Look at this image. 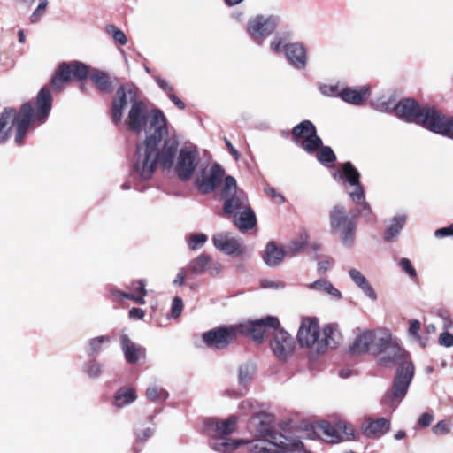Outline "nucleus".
<instances>
[{
    "instance_id": "obj_7",
    "label": "nucleus",
    "mask_w": 453,
    "mask_h": 453,
    "mask_svg": "<svg viewBox=\"0 0 453 453\" xmlns=\"http://www.w3.org/2000/svg\"><path fill=\"white\" fill-rule=\"evenodd\" d=\"M331 231L339 234L344 246L351 247L355 240L356 223L347 215L344 207L336 205L329 214Z\"/></svg>"
},
{
    "instance_id": "obj_61",
    "label": "nucleus",
    "mask_w": 453,
    "mask_h": 453,
    "mask_svg": "<svg viewBox=\"0 0 453 453\" xmlns=\"http://www.w3.org/2000/svg\"><path fill=\"white\" fill-rule=\"evenodd\" d=\"M154 434V428L146 427L142 430H135V436L137 442H143L149 438H150Z\"/></svg>"
},
{
    "instance_id": "obj_43",
    "label": "nucleus",
    "mask_w": 453,
    "mask_h": 453,
    "mask_svg": "<svg viewBox=\"0 0 453 453\" xmlns=\"http://www.w3.org/2000/svg\"><path fill=\"white\" fill-rule=\"evenodd\" d=\"M395 99L392 96L387 97V96H381L376 99H373L371 102L372 107L380 112H394L395 109Z\"/></svg>"
},
{
    "instance_id": "obj_62",
    "label": "nucleus",
    "mask_w": 453,
    "mask_h": 453,
    "mask_svg": "<svg viewBox=\"0 0 453 453\" xmlns=\"http://www.w3.org/2000/svg\"><path fill=\"white\" fill-rule=\"evenodd\" d=\"M432 429L434 434L437 435H443L449 433V427L444 420L439 421Z\"/></svg>"
},
{
    "instance_id": "obj_50",
    "label": "nucleus",
    "mask_w": 453,
    "mask_h": 453,
    "mask_svg": "<svg viewBox=\"0 0 453 453\" xmlns=\"http://www.w3.org/2000/svg\"><path fill=\"white\" fill-rule=\"evenodd\" d=\"M317 159L324 165L330 166L336 160V157L330 147H321L317 151Z\"/></svg>"
},
{
    "instance_id": "obj_47",
    "label": "nucleus",
    "mask_w": 453,
    "mask_h": 453,
    "mask_svg": "<svg viewBox=\"0 0 453 453\" xmlns=\"http://www.w3.org/2000/svg\"><path fill=\"white\" fill-rule=\"evenodd\" d=\"M111 339L108 335H100L88 340L87 353L88 356H95L101 352L104 345L109 344Z\"/></svg>"
},
{
    "instance_id": "obj_15",
    "label": "nucleus",
    "mask_w": 453,
    "mask_h": 453,
    "mask_svg": "<svg viewBox=\"0 0 453 453\" xmlns=\"http://www.w3.org/2000/svg\"><path fill=\"white\" fill-rule=\"evenodd\" d=\"M297 340L301 347L309 349L312 354H319L318 348L320 344V330L316 319L305 318L302 320Z\"/></svg>"
},
{
    "instance_id": "obj_21",
    "label": "nucleus",
    "mask_w": 453,
    "mask_h": 453,
    "mask_svg": "<svg viewBox=\"0 0 453 453\" xmlns=\"http://www.w3.org/2000/svg\"><path fill=\"white\" fill-rule=\"evenodd\" d=\"M188 270L192 274L199 275L203 273H208L211 276H216L220 273L222 265L219 262L212 260V258L206 254H201L188 263Z\"/></svg>"
},
{
    "instance_id": "obj_37",
    "label": "nucleus",
    "mask_w": 453,
    "mask_h": 453,
    "mask_svg": "<svg viewBox=\"0 0 453 453\" xmlns=\"http://www.w3.org/2000/svg\"><path fill=\"white\" fill-rule=\"evenodd\" d=\"M380 363L384 365L389 364H398L399 365L405 360H411L409 354L399 346V351L386 350L381 354Z\"/></svg>"
},
{
    "instance_id": "obj_39",
    "label": "nucleus",
    "mask_w": 453,
    "mask_h": 453,
    "mask_svg": "<svg viewBox=\"0 0 453 453\" xmlns=\"http://www.w3.org/2000/svg\"><path fill=\"white\" fill-rule=\"evenodd\" d=\"M309 236L306 232L302 233L297 239L292 240L285 250L286 256L295 257L301 253L308 245Z\"/></svg>"
},
{
    "instance_id": "obj_35",
    "label": "nucleus",
    "mask_w": 453,
    "mask_h": 453,
    "mask_svg": "<svg viewBox=\"0 0 453 453\" xmlns=\"http://www.w3.org/2000/svg\"><path fill=\"white\" fill-rule=\"evenodd\" d=\"M285 256V250L282 248L278 247L274 242H269L266 245L263 258L267 265L275 266L283 260Z\"/></svg>"
},
{
    "instance_id": "obj_46",
    "label": "nucleus",
    "mask_w": 453,
    "mask_h": 453,
    "mask_svg": "<svg viewBox=\"0 0 453 453\" xmlns=\"http://www.w3.org/2000/svg\"><path fill=\"white\" fill-rule=\"evenodd\" d=\"M145 395L153 403H162L168 398L169 394L163 387L152 384L147 388Z\"/></svg>"
},
{
    "instance_id": "obj_36",
    "label": "nucleus",
    "mask_w": 453,
    "mask_h": 453,
    "mask_svg": "<svg viewBox=\"0 0 453 453\" xmlns=\"http://www.w3.org/2000/svg\"><path fill=\"white\" fill-rule=\"evenodd\" d=\"M88 75L92 82L100 91L110 92L111 81L107 73L98 69H92L90 72L88 71Z\"/></svg>"
},
{
    "instance_id": "obj_45",
    "label": "nucleus",
    "mask_w": 453,
    "mask_h": 453,
    "mask_svg": "<svg viewBox=\"0 0 453 453\" xmlns=\"http://www.w3.org/2000/svg\"><path fill=\"white\" fill-rule=\"evenodd\" d=\"M319 429L325 441L335 443L342 441V436L338 430L330 423L324 421L319 426Z\"/></svg>"
},
{
    "instance_id": "obj_51",
    "label": "nucleus",
    "mask_w": 453,
    "mask_h": 453,
    "mask_svg": "<svg viewBox=\"0 0 453 453\" xmlns=\"http://www.w3.org/2000/svg\"><path fill=\"white\" fill-rule=\"evenodd\" d=\"M105 32L110 35L115 42L119 45H126L127 43V38L124 32L118 28L116 26L110 24L105 27Z\"/></svg>"
},
{
    "instance_id": "obj_38",
    "label": "nucleus",
    "mask_w": 453,
    "mask_h": 453,
    "mask_svg": "<svg viewBox=\"0 0 453 453\" xmlns=\"http://www.w3.org/2000/svg\"><path fill=\"white\" fill-rule=\"evenodd\" d=\"M316 129L315 126L310 120H303L298 125L295 126L291 131L292 139L295 143H299V141L305 139Z\"/></svg>"
},
{
    "instance_id": "obj_54",
    "label": "nucleus",
    "mask_w": 453,
    "mask_h": 453,
    "mask_svg": "<svg viewBox=\"0 0 453 453\" xmlns=\"http://www.w3.org/2000/svg\"><path fill=\"white\" fill-rule=\"evenodd\" d=\"M342 88L338 84H323L319 86V91L326 96L341 97Z\"/></svg>"
},
{
    "instance_id": "obj_42",
    "label": "nucleus",
    "mask_w": 453,
    "mask_h": 453,
    "mask_svg": "<svg viewBox=\"0 0 453 453\" xmlns=\"http://www.w3.org/2000/svg\"><path fill=\"white\" fill-rule=\"evenodd\" d=\"M81 369L83 373H85L88 378L96 379L103 374L104 365L98 360L91 358L82 365Z\"/></svg>"
},
{
    "instance_id": "obj_22",
    "label": "nucleus",
    "mask_w": 453,
    "mask_h": 453,
    "mask_svg": "<svg viewBox=\"0 0 453 453\" xmlns=\"http://www.w3.org/2000/svg\"><path fill=\"white\" fill-rule=\"evenodd\" d=\"M386 350L399 351V345L393 342L388 330L377 329L372 331V342L371 354L381 355Z\"/></svg>"
},
{
    "instance_id": "obj_3",
    "label": "nucleus",
    "mask_w": 453,
    "mask_h": 453,
    "mask_svg": "<svg viewBox=\"0 0 453 453\" xmlns=\"http://www.w3.org/2000/svg\"><path fill=\"white\" fill-rule=\"evenodd\" d=\"M395 115L402 120L453 139V117H446L433 106H421L414 99L403 98L396 102Z\"/></svg>"
},
{
    "instance_id": "obj_14",
    "label": "nucleus",
    "mask_w": 453,
    "mask_h": 453,
    "mask_svg": "<svg viewBox=\"0 0 453 453\" xmlns=\"http://www.w3.org/2000/svg\"><path fill=\"white\" fill-rule=\"evenodd\" d=\"M269 346L273 355L280 361H287L294 354L296 348L295 339L280 326L275 327L272 333Z\"/></svg>"
},
{
    "instance_id": "obj_27",
    "label": "nucleus",
    "mask_w": 453,
    "mask_h": 453,
    "mask_svg": "<svg viewBox=\"0 0 453 453\" xmlns=\"http://www.w3.org/2000/svg\"><path fill=\"white\" fill-rule=\"evenodd\" d=\"M370 90L366 86L359 88L342 87L341 99L353 105H361L369 96Z\"/></svg>"
},
{
    "instance_id": "obj_49",
    "label": "nucleus",
    "mask_w": 453,
    "mask_h": 453,
    "mask_svg": "<svg viewBox=\"0 0 453 453\" xmlns=\"http://www.w3.org/2000/svg\"><path fill=\"white\" fill-rule=\"evenodd\" d=\"M208 241V236L203 233L191 234L187 238L188 247L190 250L195 251L201 249Z\"/></svg>"
},
{
    "instance_id": "obj_19",
    "label": "nucleus",
    "mask_w": 453,
    "mask_h": 453,
    "mask_svg": "<svg viewBox=\"0 0 453 453\" xmlns=\"http://www.w3.org/2000/svg\"><path fill=\"white\" fill-rule=\"evenodd\" d=\"M162 139L156 143L157 162L163 168L170 169L173 166L174 160L177 158L179 140L176 135H169L165 139L161 148H159Z\"/></svg>"
},
{
    "instance_id": "obj_52",
    "label": "nucleus",
    "mask_w": 453,
    "mask_h": 453,
    "mask_svg": "<svg viewBox=\"0 0 453 453\" xmlns=\"http://www.w3.org/2000/svg\"><path fill=\"white\" fill-rule=\"evenodd\" d=\"M49 6L48 0H39L38 4L35 10L32 12L29 17V21L31 24H36L41 21L42 17L44 16L47 8Z\"/></svg>"
},
{
    "instance_id": "obj_18",
    "label": "nucleus",
    "mask_w": 453,
    "mask_h": 453,
    "mask_svg": "<svg viewBox=\"0 0 453 453\" xmlns=\"http://www.w3.org/2000/svg\"><path fill=\"white\" fill-rule=\"evenodd\" d=\"M237 334L238 328L235 325L213 328L203 333L202 338L207 346L222 349L234 342Z\"/></svg>"
},
{
    "instance_id": "obj_10",
    "label": "nucleus",
    "mask_w": 453,
    "mask_h": 453,
    "mask_svg": "<svg viewBox=\"0 0 453 453\" xmlns=\"http://www.w3.org/2000/svg\"><path fill=\"white\" fill-rule=\"evenodd\" d=\"M88 76V66L79 61L62 63L58 65L51 78V86L54 90L61 91L65 83L73 80L82 81Z\"/></svg>"
},
{
    "instance_id": "obj_30",
    "label": "nucleus",
    "mask_w": 453,
    "mask_h": 453,
    "mask_svg": "<svg viewBox=\"0 0 453 453\" xmlns=\"http://www.w3.org/2000/svg\"><path fill=\"white\" fill-rule=\"evenodd\" d=\"M120 343L125 358L128 363L134 364L141 357H144L143 348L133 342L127 334L120 336Z\"/></svg>"
},
{
    "instance_id": "obj_23",
    "label": "nucleus",
    "mask_w": 453,
    "mask_h": 453,
    "mask_svg": "<svg viewBox=\"0 0 453 453\" xmlns=\"http://www.w3.org/2000/svg\"><path fill=\"white\" fill-rule=\"evenodd\" d=\"M389 429L390 421L386 418L373 419L371 417H365L361 425L363 434L369 438H379L387 434Z\"/></svg>"
},
{
    "instance_id": "obj_12",
    "label": "nucleus",
    "mask_w": 453,
    "mask_h": 453,
    "mask_svg": "<svg viewBox=\"0 0 453 453\" xmlns=\"http://www.w3.org/2000/svg\"><path fill=\"white\" fill-rule=\"evenodd\" d=\"M280 326L278 318L267 316L265 318L250 320L237 325L238 334L251 337L254 341L261 342L265 335H271L275 327Z\"/></svg>"
},
{
    "instance_id": "obj_33",
    "label": "nucleus",
    "mask_w": 453,
    "mask_h": 453,
    "mask_svg": "<svg viewBox=\"0 0 453 453\" xmlns=\"http://www.w3.org/2000/svg\"><path fill=\"white\" fill-rule=\"evenodd\" d=\"M137 398L136 391L133 388L122 387L119 388L113 396V405L123 408L133 403Z\"/></svg>"
},
{
    "instance_id": "obj_53",
    "label": "nucleus",
    "mask_w": 453,
    "mask_h": 453,
    "mask_svg": "<svg viewBox=\"0 0 453 453\" xmlns=\"http://www.w3.org/2000/svg\"><path fill=\"white\" fill-rule=\"evenodd\" d=\"M359 206L358 214L363 217L367 222H373L374 217L372 215V208L370 204L365 201V196L356 203Z\"/></svg>"
},
{
    "instance_id": "obj_9",
    "label": "nucleus",
    "mask_w": 453,
    "mask_h": 453,
    "mask_svg": "<svg viewBox=\"0 0 453 453\" xmlns=\"http://www.w3.org/2000/svg\"><path fill=\"white\" fill-rule=\"evenodd\" d=\"M140 98L139 88L134 84H125L119 87L112 99L111 107V120L115 125L121 123L126 107L137 103Z\"/></svg>"
},
{
    "instance_id": "obj_6",
    "label": "nucleus",
    "mask_w": 453,
    "mask_h": 453,
    "mask_svg": "<svg viewBox=\"0 0 453 453\" xmlns=\"http://www.w3.org/2000/svg\"><path fill=\"white\" fill-rule=\"evenodd\" d=\"M414 365L411 360H405L398 365L390 391L382 397V403L395 410L405 397L414 377Z\"/></svg>"
},
{
    "instance_id": "obj_26",
    "label": "nucleus",
    "mask_w": 453,
    "mask_h": 453,
    "mask_svg": "<svg viewBox=\"0 0 453 453\" xmlns=\"http://www.w3.org/2000/svg\"><path fill=\"white\" fill-rule=\"evenodd\" d=\"M342 342V334L336 325H326L320 334V344H319V353H325L328 349L336 348Z\"/></svg>"
},
{
    "instance_id": "obj_2",
    "label": "nucleus",
    "mask_w": 453,
    "mask_h": 453,
    "mask_svg": "<svg viewBox=\"0 0 453 453\" xmlns=\"http://www.w3.org/2000/svg\"><path fill=\"white\" fill-rule=\"evenodd\" d=\"M52 96L48 88L43 87L39 91L35 105L26 103L17 112L14 109H4L0 115V143L5 142L15 128L14 142L18 145L23 143L25 134L31 124L42 125L46 121L50 112Z\"/></svg>"
},
{
    "instance_id": "obj_24",
    "label": "nucleus",
    "mask_w": 453,
    "mask_h": 453,
    "mask_svg": "<svg viewBox=\"0 0 453 453\" xmlns=\"http://www.w3.org/2000/svg\"><path fill=\"white\" fill-rule=\"evenodd\" d=\"M285 57L288 63L296 70H303L307 66V50L301 42H291L286 48Z\"/></svg>"
},
{
    "instance_id": "obj_55",
    "label": "nucleus",
    "mask_w": 453,
    "mask_h": 453,
    "mask_svg": "<svg viewBox=\"0 0 453 453\" xmlns=\"http://www.w3.org/2000/svg\"><path fill=\"white\" fill-rule=\"evenodd\" d=\"M239 410L244 415L255 414L257 411V404L252 400H244L240 403Z\"/></svg>"
},
{
    "instance_id": "obj_32",
    "label": "nucleus",
    "mask_w": 453,
    "mask_h": 453,
    "mask_svg": "<svg viewBox=\"0 0 453 453\" xmlns=\"http://www.w3.org/2000/svg\"><path fill=\"white\" fill-rule=\"evenodd\" d=\"M372 331H365L358 334L350 346L353 356H360L370 352L372 349Z\"/></svg>"
},
{
    "instance_id": "obj_16",
    "label": "nucleus",
    "mask_w": 453,
    "mask_h": 453,
    "mask_svg": "<svg viewBox=\"0 0 453 453\" xmlns=\"http://www.w3.org/2000/svg\"><path fill=\"white\" fill-rule=\"evenodd\" d=\"M225 175V169L219 164H213L209 170L201 165L200 172L196 175L195 184L203 194L214 191Z\"/></svg>"
},
{
    "instance_id": "obj_25",
    "label": "nucleus",
    "mask_w": 453,
    "mask_h": 453,
    "mask_svg": "<svg viewBox=\"0 0 453 453\" xmlns=\"http://www.w3.org/2000/svg\"><path fill=\"white\" fill-rule=\"evenodd\" d=\"M146 281L144 280H138L132 281L128 288L131 290L130 293L122 292L120 290H112L111 295L113 298L121 297L123 299H129L138 304H144V297L147 296V290L145 288Z\"/></svg>"
},
{
    "instance_id": "obj_57",
    "label": "nucleus",
    "mask_w": 453,
    "mask_h": 453,
    "mask_svg": "<svg viewBox=\"0 0 453 453\" xmlns=\"http://www.w3.org/2000/svg\"><path fill=\"white\" fill-rule=\"evenodd\" d=\"M259 284L262 288H271L275 290L283 289L286 287L284 282L270 279H263L260 280Z\"/></svg>"
},
{
    "instance_id": "obj_64",
    "label": "nucleus",
    "mask_w": 453,
    "mask_h": 453,
    "mask_svg": "<svg viewBox=\"0 0 453 453\" xmlns=\"http://www.w3.org/2000/svg\"><path fill=\"white\" fill-rule=\"evenodd\" d=\"M439 342L441 345L445 346L447 348L452 347L453 346V334H451L448 332L441 333L439 337Z\"/></svg>"
},
{
    "instance_id": "obj_34",
    "label": "nucleus",
    "mask_w": 453,
    "mask_h": 453,
    "mask_svg": "<svg viewBox=\"0 0 453 453\" xmlns=\"http://www.w3.org/2000/svg\"><path fill=\"white\" fill-rule=\"evenodd\" d=\"M406 222V216L403 214L396 215L389 221V225L384 233V239L387 242H395L400 232L403 230Z\"/></svg>"
},
{
    "instance_id": "obj_31",
    "label": "nucleus",
    "mask_w": 453,
    "mask_h": 453,
    "mask_svg": "<svg viewBox=\"0 0 453 453\" xmlns=\"http://www.w3.org/2000/svg\"><path fill=\"white\" fill-rule=\"evenodd\" d=\"M349 276L352 282L371 300L377 299V294L372 285L369 283L366 277L357 269L350 268L349 270Z\"/></svg>"
},
{
    "instance_id": "obj_29",
    "label": "nucleus",
    "mask_w": 453,
    "mask_h": 453,
    "mask_svg": "<svg viewBox=\"0 0 453 453\" xmlns=\"http://www.w3.org/2000/svg\"><path fill=\"white\" fill-rule=\"evenodd\" d=\"M305 287L311 291L327 295L333 300H341L342 295L341 291L336 288L329 280L326 279H319L313 282L308 283Z\"/></svg>"
},
{
    "instance_id": "obj_44",
    "label": "nucleus",
    "mask_w": 453,
    "mask_h": 453,
    "mask_svg": "<svg viewBox=\"0 0 453 453\" xmlns=\"http://www.w3.org/2000/svg\"><path fill=\"white\" fill-rule=\"evenodd\" d=\"M420 328V322L418 319H411L409 322L408 334L421 348H426L428 343V338L419 334Z\"/></svg>"
},
{
    "instance_id": "obj_4",
    "label": "nucleus",
    "mask_w": 453,
    "mask_h": 453,
    "mask_svg": "<svg viewBox=\"0 0 453 453\" xmlns=\"http://www.w3.org/2000/svg\"><path fill=\"white\" fill-rule=\"evenodd\" d=\"M126 126L134 133L146 134V138L160 140L168 134L167 120L164 112L157 109L150 110L143 100L133 104L125 119Z\"/></svg>"
},
{
    "instance_id": "obj_20",
    "label": "nucleus",
    "mask_w": 453,
    "mask_h": 453,
    "mask_svg": "<svg viewBox=\"0 0 453 453\" xmlns=\"http://www.w3.org/2000/svg\"><path fill=\"white\" fill-rule=\"evenodd\" d=\"M211 240L214 247L226 255H242L246 251L242 242L231 233H216L212 235Z\"/></svg>"
},
{
    "instance_id": "obj_48",
    "label": "nucleus",
    "mask_w": 453,
    "mask_h": 453,
    "mask_svg": "<svg viewBox=\"0 0 453 453\" xmlns=\"http://www.w3.org/2000/svg\"><path fill=\"white\" fill-rule=\"evenodd\" d=\"M256 372V366L252 363H245L239 367L238 379L242 385L250 383Z\"/></svg>"
},
{
    "instance_id": "obj_59",
    "label": "nucleus",
    "mask_w": 453,
    "mask_h": 453,
    "mask_svg": "<svg viewBox=\"0 0 453 453\" xmlns=\"http://www.w3.org/2000/svg\"><path fill=\"white\" fill-rule=\"evenodd\" d=\"M264 191L270 197L275 199L279 204H282L286 201L284 196L279 193L273 187H271L270 185H266L264 188Z\"/></svg>"
},
{
    "instance_id": "obj_1",
    "label": "nucleus",
    "mask_w": 453,
    "mask_h": 453,
    "mask_svg": "<svg viewBox=\"0 0 453 453\" xmlns=\"http://www.w3.org/2000/svg\"><path fill=\"white\" fill-rule=\"evenodd\" d=\"M236 416L219 421L209 418L204 421V429L211 437V448L220 453H228L241 448L242 451L249 453H282L287 449V439L271 430L268 422L262 420L260 416H254L250 420V427H256L258 437L250 441L230 440L226 436L236 427Z\"/></svg>"
},
{
    "instance_id": "obj_8",
    "label": "nucleus",
    "mask_w": 453,
    "mask_h": 453,
    "mask_svg": "<svg viewBox=\"0 0 453 453\" xmlns=\"http://www.w3.org/2000/svg\"><path fill=\"white\" fill-rule=\"evenodd\" d=\"M221 197L224 200V213L229 216L250 204L246 193L238 188L236 180L230 175L224 180Z\"/></svg>"
},
{
    "instance_id": "obj_17",
    "label": "nucleus",
    "mask_w": 453,
    "mask_h": 453,
    "mask_svg": "<svg viewBox=\"0 0 453 453\" xmlns=\"http://www.w3.org/2000/svg\"><path fill=\"white\" fill-rule=\"evenodd\" d=\"M334 177V179H342L345 183L353 187V190L348 192L353 203H358L365 197V191L360 183V173L350 162L342 164Z\"/></svg>"
},
{
    "instance_id": "obj_5",
    "label": "nucleus",
    "mask_w": 453,
    "mask_h": 453,
    "mask_svg": "<svg viewBox=\"0 0 453 453\" xmlns=\"http://www.w3.org/2000/svg\"><path fill=\"white\" fill-rule=\"evenodd\" d=\"M159 140L150 136L143 143L138 144L130 177L134 180L150 179L157 168L156 143Z\"/></svg>"
},
{
    "instance_id": "obj_28",
    "label": "nucleus",
    "mask_w": 453,
    "mask_h": 453,
    "mask_svg": "<svg viewBox=\"0 0 453 453\" xmlns=\"http://www.w3.org/2000/svg\"><path fill=\"white\" fill-rule=\"evenodd\" d=\"M230 216L233 218L234 225L240 231L250 230L257 225L255 212L250 204L243 209H241L236 214H232Z\"/></svg>"
},
{
    "instance_id": "obj_40",
    "label": "nucleus",
    "mask_w": 453,
    "mask_h": 453,
    "mask_svg": "<svg viewBox=\"0 0 453 453\" xmlns=\"http://www.w3.org/2000/svg\"><path fill=\"white\" fill-rule=\"evenodd\" d=\"M290 36L288 33H277L270 42V50L275 54L286 53V48L290 45Z\"/></svg>"
},
{
    "instance_id": "obj_63",
    "label": "nucleus",
    "mask_w": 453,
    "mask_h": 453,
    "mask_svg": "<svg viewBox=\"0 0 453 453\" xmlns=\"http://www.w3.org/2000/svg\"><path fill=\"white\" fill-rule=\"evenodd\" d=\"M439 317L443 321V327L446 330L453 329V321L450 319V315L446 311H440L438 313Z\"/></svg>"
},
{
    "instance_id": "obj_56",
    "label": "nucleus",
    "mask_w": 453,
    "mask_h": 453,
    "mask_svg": "<svg viewBox=\"0 0 453 453\" xmlns=\"http://www.w3.org/2000/svg\"><path fill=\"white\" fill-rule=\"evenodd\" d=\"M399 266L408 276L411 279L417 277L416 269L412 266L411 262L409 258H402L399 261Z\"/></svg>"
},
{
    "instance_id": "obj_60",
    "label": "nucleus",
    "mask_w": 453,
    "mask_h": 453,
    "mask_svg": "<svg viewBox=\"0 0 453 453\" xmlns=\"http://www.w3.org/2000/svg\"><path fill=\"white\" fill-rule=\"evenodd\" d=\"M154 81L159 88L163 90L167 96H169L171 92L174 91L173 87L166 80L161 78L160 76H154Z\"/></svg>"
},
{
    "instance_id": "obj_58",
    "label": "nucleus",
    "mask_w": 453,
    "mask_h": 453,
    "mask_svg": "<svg viewBox=\"0 0 453 453\" xmlns=\"http://www.w3.org/2000/svg\"><path fill=\"white\" fill-rule=\"evenodd\" d=\"M183 310L182 299L179 296H175L172 301L171 316L173 318H178Z\"/></svg>"
},
{
    "instance_id": "obj_13",
    "label": "nucleus",
    "mask_w": 453,
    "mask_h": 453,
    "mask_svg": "<svg viewBox=\"0 0 453 453\" xmlns=\"http://www.w3.org/2000/svg\"><path fill=\"white\" fill-rule=\"evenodd\" d=\"M200 167V156L197 148L195 145L181 148L175 164V172L179 178L181 180H188L195 171Z\"/></svg>"
},
{
    "instance_id": "obj_41",
    "label": "nucleus",
    "mask_w": 453,
    "mask_h": 453,
    "mask_svg": "<svg viewBox=\"0 0 453 453\" xmlns=\"http://www.w3.org/2000/svg\"><path fill=\"white\" fill-rule=\"evenodd\" d=\"M301 147L304 151L309 154L318 151L322 146V140L317 135L316 129L311 133V135L305 136V139L299 141V143H296Z\"/></svg>"
},
{
    "instance_id": "obj_11",
    "label": "nucleus",
    "mask_w": 453,
    "mask_h": 453,
    "mask_svg": "<svg viewBox=\"0 0 453 453\" xmlns=\"http://www.w3.org/2000/svg\"><path fill=\"white\" fill-rule=\"evenodd\" d=\"M279 20L275 15L258 14L248 20L246 31L256 44L261 45L274 32Z\"/></svg>"
}]
</instances>
